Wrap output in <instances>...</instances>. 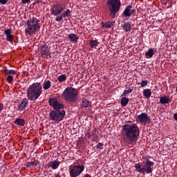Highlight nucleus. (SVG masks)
I'll use <instances>...</instances> for the list:
<instances>
[{
    "instance_id": "1",
    "label": "nucleus",
    "mask_w": 177,
    "mask_h": 177,
    "mask_svg": "<svg viewBox=\"0 0 177 177\" xmlns=\"http://www.w3.org/2000/svg\"><path fill=\"white\" fill-rule=\"evenodd\" d=\"M122 135L123 140L128 145H132L133 142H136L140 131L138 124L131 122H126L122 127Z\"/></svg>"
},
{
    "instance_id": "2",
    "label": "nucleus",
    "mask_w": 177,
    "mask_h": 177,
    "mask_svg": "<svg viewBox=\"0 0 177 177\" xmlns=\"http://www.w3.org/2000/svg\"><path fill=\"white\" fill-rule=\"evenodd\" d=\"M26 95L29 100H37L42 95V85L39 82L33 83L29 86Z\"/></svg>"
},
{
    "instance_id": "3",
    "label": "nucleus",
    "mask_w": 177,
    "mask_h": 177,
    "mask_svg": "<svg viewBox=\"0 0 177 177\" xmlns=\"http://www.w3.org/2000/svg\"><path fill=\"white\" fill-rule=\"evenodd\" d=\"M25 32L28 35H34L37 31H39L41 25H39V19L32 17L28 19L25 25Z\"/></svg>"
},
{
    "instance_id": "4",
    "label": "nucleus",
    "mask_w": 177,
    "mask_h": 177,
    "mask_svg": "<svg viewBox=\"0 0 177 177\" xmlns=\"http://www.w3.org/2000/svg\"><path fill=\"white\" fill-rule=\"evenodd\" d=\"M62 97L68 103H75L78 100V93L77 89L73 87L65 88L62 94Z\"/></svg>"
},
{
    "instance_id": "5",
    "label": "nucleus",
    "mask_w": 177,
    "mask_h": 177,
    "mask_svg": "<svg viewBox=\"0 0 177 177\" xmlns=\"http://www.w3.org/2000/svg\"><path fill=\"white\" fill-rule=\"evenodd\" d=\"M136 172L139 174H153V167H154V163L150 160H147L144 162V166L142 167V164L136 163L134 165Z\"/></svg>"
},
{
    "instance_id": "6",
    "label": "nucleus",
    "mask_w": 177,
    "mask_h": 177,
    "mask_svg": "<svg viewBox=\"0 0 177 177\" xmlns=\"http://www.w3.org/2000/svg\"><path fill=\"white\" fill-rule=\"evenodd\" d=\"M106 5L110 12V16L113 19H115V15L118 12H120L121 8V1L120 0H107Z\"/></svg>"
},
{
    "instance_id": "7",
    "label": "nucleus",
    "mask_w": 177,
    "mask_h": 177,
    "mask_svg": "<svg viewBox=\"0 0 177 177\" xmlns=\"http://www.w3.org/2000/svg\"><path fill=\"white\" fill-rule=\"evenodd\" d=\"M64 115H66V111H55L53 110L50 112L49 117L51 121H55V122H60L64 120Z\"/></svg>"
},
{
    "instance_id": "8",
    "label": "nucleus",
    "mask_w": 177,
    "mask_h": 177,
    "mask_svg": "<svg viewBox=\"0 0 177 177\" xmlns=\"http://www.w3.org/2000/svg\"><path fill=\"white\" fill-rule=\"evenodd\" d=\"M85 169V167L84 165H75L73 167L69 168V173L71 177H77L80 176L84 170Z\"/></svg>"
},
{
    "instance_id": "9",
    "label": "nucleus",
    "mask_w": 177,
    "mask_h": 177,
    "mask_svg": "<svg viewBox=\"0 0 177 177\" xmlns=\"http://www.w3.org/2000/svg\"><path fill=\"white\" fill-rule=\"evenodd\" d=\"M64 10V7L62 5H54L50 9V12L53 16H59Z\"/></svg>"
},
{
    "instance_id": "10",
    "label": "nucleus",
    "mask_w": 177,
    "mask_h": 177,
    "mask_svg": "<svg viewBox=\"0 0 177 177\" xmlns=\"http://www.w3.org/2000/svg\"><path fill=\"white\" fill-rule=\"evenodd\" d=\"M40 53L41 57H45L50 55V51H49V48L46 45L41 46L40 47Z\"/></svg>"
},
{
    "instance_id": "11",
    "label": "nucleus",
    "mask_w": 177,
    "mask_h": 177,
    "mask_svg": "<svg viewBox=\"0 0 177 177\" xmlns=\"http://www.w3.org/2000/svg\"><path fill=\"white\" fill-rule=\"evenodd\" d=\"M138 118L141 124H147V122H150V118H149L147 113H141L138 116Z\"/></svg>"
},
{
    "instance_id": "12",
    "label": "nucleus",
    "mask_w": 177,
    "mask_h": 177,
    "mask_svg": "<svg viewBox=\"0 0 177 177\" xmlns=\"http://www.w3.org/2000/svg\"><path fill=\"white\" fill-rule=\"evenodd\" d=\"M27 106H28V100H27V98H24L18 105V111H24Z\"/></svg>"
},
{
    "instance_id": "13",
    "label": "nucleus",
    "mask_w": 177,
    "mask_h": 177,
    "mask_svg": "<svg viewBox=\"0 0 177 177\" xmlns=\"http://www.w3.org/2000/svg\"><path fill=\"white\" fill-rule=\"evenodd\" d=\"M59 165H60V161L57 160L50 161L47 164V166L49 168H52V169H57L59 168Z\"/></svg>"
},
{
    "instance_id": "14",
    "label": "nucleus",
    "mask_w": 177,
    "mask_h": 177,
    "mask_svg": "<svg viewBox=\"0 0 177 177\" xmlns=\"http://www.w3.org/2000/svg\"><path fill=\"white\" fill-rule=\"evenodd\" d=\"M4 34L6 35V41H8V42H13V35H12V30H6L4 31Z\"/></svg>"
},
{
    "instance_id": "15",
    "label": "nucleus",
    "mask_w": 177,
    "mask_h": 177,
    "mask_svg": "<svg viewBox=\"0 0 177 177\" xmlns=\"http://www.w3.org/2000/svg\"><path fill=\"white\" fill-rule=\"evenodd\" d=\"M81 107H84V109H86L87 107H89V106H92V102L90 101H88V100L83 98L82 100V103L80 104Z\"/></svg>"
},
{
    "instance_id": "16",
    "label": "nucleus",
    "mask_w": 177,
    "mask_h": 177,
    "mask_svg": "<svg viewBox=\"0 0 177 177\" xmlns=\"http://www.w3.org/2000/svg\"><path fill=\"white\" fill-rule=\"evenodd\" d=\"M14 122L16 125H19V127H24L26 124V120L21 118H17Z\"/></svg>"
},
{
    "instance_id": "17",
    "label": "nucleus",
    "mask_w": 177,
    "mask_h": 177,
    "mask_svg": "<svg viewBox=\"0 0 177 177\" xmlns=\"http://www.w3.org/2000/svg\"><path fill=\"white\" fill-rule=\"evenodd\" d=\"M171 99L167 98V97L160 98V103H161V104H168V103H171Z\"/></svg>"
},
{
    "instance_id": "18",
    "label": "nucleus",
    "mask_w": 177,
    "mask_h": 177,
    "mask_svg": "<svg viewBox=\"0 0 177 177\" xmlns=\"http://www.w3.org/2000/svg\"><path fill=\"white\" fill-rule=\"evenodd\" d=\"M132 9V6H128L124 11L123 12L124 16H126L127 17H129L131 16V10Z\"/></svg>"
},
{
    "instance_id": "19",
    "label": "nucleus",
    "mask_w": 177,
    "mask_h": 177,
    "mask_svg": "<svg viewBox=\"0 0 177 177\" xmlns=\"http://www.w3.org/2000/svg\"><path fill=\"white\" fill-rule=\"evenodd\" d=\"M68 37L71 42H77V41H78V36L74 33L69 34Z\"/></svg>"
},
{
    "instance_id": "20",
    "label": "nucleus",
    "mask_w": 177,
    "mask_h": 177,
    "mask_svg": "<svg viewBox=\"0 0 177 177\" xmlns=\"http://www.w3.org/2000/svg\"><path fill=\"white\" fill-rule=\"evenodd\" d=\"M154 55V49L149 48L147 53H145V56L147 59L151 58Z\"/></svg>"
},
{
    "instance_id": "21",
    "label": "nucleus",
    "mask_w": 177,
    "mask_h": 177,
    "mask_svg": "<svg viewBox=\"0 0 177 177\" xmlns=\"http://www.w3.org/2000/svg\"><path fill=\"white\" fill-rule=\"evenodd\" d=\"M123 30L126 32H129L131 31V24L129 22H125L123 24Z\"/></svg>"
},
{
    "instance_id": "22",
    "label": "nucleus",
    "mask_w": 177,
    "mask_h": 177,
    "mask_svg": "<svg viewBox=\"0 0 177 177\" xmlns=\"http://www.w3.org/2000/svg\"><path fill=\"white\" fill-rule=\"evenodd\" d=\"M129 102V98H127V97H123L120 100V104L122 107H125V106L128 104Z\"/></svg>"
},
{
    "instance_id": "23",
    "label": "nucleus",
    "mask_w": 177,
    "mask_h": 177,
    "mask_svg": "<svg viewBox=\"0 0 177 177\" xmlns=\"http://www.w3.org/2000/svg\"><path fill=\"white\" fill-rule=\"evenodd\" d=\"M53 108L54 109V111H59L61 109H63V104H60L59 101H57Z\"/></svg>"
},
{
    "instance_id": "24",
    "label": "nucleus",
    "mask_w": 177,
    "mask_h": 177,
    "mask_svg": "<svg viewBox=\"0 0 177 177\" xmlns=\"http://www.w3.org/2000/svg\"><path fill=\"white\" fill-rule=\"evenodd\" d=\"M143 95L145 97L149 99L151 96V90L149 88L143 90Z\"/></svg>"
},
{
    "instance_id": "25",
    "label": "nucleus",
    "mask_w": 177,
    "mask_h": 177,
    "mask_svg": "<svg viewBox=\"0 0 177 177\" xmlns=\"http://www.w3.org/2000/svg\"><path fill=\"white\" fill-rule=\"evenodd\" d=\"M101 25L102 28H111L113 27V24L110 21L106 23L101 22Z\"/></svg>"
},
{
    "instance_id": "26",
    "label": "nucleus",
    "mask_w": 177,
    "mask_h": 177,
    "mask_svg": "<svg viewBox=\"0 0 177 177\" xmlns=\"http://www.w3.org/2000/svg\"><path fill=\"white\" fill-rule=\"evenodd\" d=\"M56 103H57V100H56V98H49L48 99V104L49 106H50L51 107H53Z\"/></svg>"
},
{
    "instance_id": "27",
    "label": "nucleus",
    "mask_w": 177,
    "mask_h": 177,
    "mask_svg": "<svg viewBox=\"0 0 177 177\" xmlns=\"http://www.w3.org/2000/svg\"><path fill=\"white\" fill-rule=\"evenodd\" d=\"M51 86V84H50V81L47 80L45 81L43 85V88L44 89V91H48V89H49V88H50Z\"/></svg>"
},
{
    "instance_id": "28",
    "label": "nucleus",
    "mask_w": 177,
    "mask_h": 177,
    "mask_svg": "<svg viewBox=\"0 0 177 177\" xmlns=\"http://www.w3.org/2000/svg\"><path fill=\"white\" fill-rule=\"evenodd\" d=\"M3 73H4V74H6V75H10V74H11L12 75H15V74H16V71H15V70L5 69V70L3 71Z\"/></svg>"
},
{
    "instance_id": "29",
    "label": "nucleus",
    "mask_w": 177,
    "mask_h": 177,
    "mask_svg": "<svg viewBox=\"0 0 177 177\" xmlns=\"http://www.w3.org/2000/svg\"><path fill=\"white\" fill-rule=\"evenodd\" d=\"M62 15L64 17V18L70 17V16H71V10H70V9H68L66 10V11L62 12Z\"/></svg>"
},
{
    "instance_id": "30",
    "label": "nucleus",
    "mask_w": 177,
    "mask_h": 177,
    "mask_svg": "<svg viewBox=\"0 0 177 177\" xmlns=\"http://www.w3.org/2000/svg\"><path fill=\"white\" fill-rule=\"evenodd\" d=\"M89 45L91 48H95V46H97V45H99V41L97 40H90Z\"/></svg>"
},
{
    "instance_id": "31",
    "label": "nucleus",
    "mask_w": 177,
    "mask_h": 177,
    "mask_svg": "<svg viewBox=\"0 0 177 177\" xmlns=\"http://www.w3.org/2000/svg\"><path fill=\"white\" fill-rule=\"evenodd\" d=\"M59 82H63L67 80V76L66 75H62L57 77Z\"/></svg>"
},
{
    "instance_id": "32",
    "label": "nucleus",
    "mask_w": 177,
    "mask_h": 177,
    "mask_svg": "<svg viewBox=\"0 0 177 177\" xmlns=\"http://www.w3.org/2000/svg\"><path fill=\"white\" fill-rule=\"evenodd\" d=\"M132 91H133V89H132V88H129V90H124L122 94V97L127 96L128 95V93H131L132 92Z\"/></svg>"
},
{
    "instance_id": "33",
    "label": "nucleus",
    "mask_w": 177,
    "mask_h": 177,
    "mask_svg": "<svg viewBox=\"0 0 177 177\" xmlns=\"http://www.w3.org/2000/svg\"><path fill=\"white\" fill-rule=\"evenodd\" d=\"M64 18V17L61 14L60 15H58L55 18V21H62V20H63V19Z\"/></svg>"
},
{
    "instance_id": "34",
    "label": "nucleus",
    "mask_w": 177,
    "mask_h": 177,
    "mask_svg": "<svg viewBox=\"0 0 177 177\" xmlns=\"http://www.w3.org/2000/svg\"><path fill=\"white\" fill-rule=\"evenodd\" d=\"M7 81L8 84H12V82H13V76L8 75L7 77Z\"/></svg>"
},
{
    "instance_id": "35",
    "label": "nucleus",
    "mask_w": 177,
    "mask_h": 177,
    "mask_svg": "<svg viewBox=\"0 0 177 177\" xmlns=\"http://www.w3.org/2000/svg\"><path fill=\"white\" fill-rule=\"evenodd\" d=\"M103 143L102 142H99L97 145V149H100V150H102L103 149Z\"/></svg>"
},
{
    "instance_id": "36",
    "label": "nucleus",
    "mask_w": 177,
    "mask_h": 177,
    "mask_svg": "<svg viewBox=\"0 0 177 177\" xmlns=\"http://www.w3.org/2000/svg\"><path fill=\"white\" fill-rule=\"evenodd\" d=\"M147 84H148L147 80H143L141 82V86L143 88V87L147 86Z\"/></svg>"
},
{
    "instance_id": "37",
    "label": "nucleus",
    "mask_w": 177,
    "mask_h": 177,
    "mask_svg": "<svg viewBox=\"0 0 177 177\" xmlns=\"http://www.w3.org/2000/svg\"><path fill=\"white\" fill-rule=\"evenodd\" d=\"M39 164V161L36 160L32 162V165H34L35 167H37Z\"/></svg>"
},
{
    "instance_id": "38",
    "label": "nucleus",
    "mask_w": 177,
    "mask_h": 177,
    "mask_svg": "<svg viewBox=\"0 0 177 177\" xmlns=\"http://www.w3.org/2000/svg\"><path fill=\"white\" fill-rule=\"evenodd\" d=\"M8 2V0H0V3L2 5H6V3Z\"/></svg>"
},
{
    "instance_id": "39",
    "label": "nucleus",
    "mask_w": 177,
    "mask_h": 177,
    "mask_svg": "<svg viewBox=\"0 0 177 177\" xmlns=\"http://www.w3.org/2000/svg\"><path fill=\"white\" fill-rule=\"evenodd\" d=\"M31 165H32V163L30 162H28L26 164V167H27V168H30V167H31Z\"/></svg>"
},
{
    "instance_id": "40",
    "label": "nucleus",
    "mask_w": 177,
    "mask_h": 177,
    "mask_svg": "<svg viewBox=\"0 0 177 177\" xmlns=\"http://www.w3.org/2000/svg\"><path fill=\"white\" fill-rule=\"evenodd\" d=\"M131 16H132V15H133V13H135V12H136V10H135V9H131Z\"/></svg>"
},
{
    "instance_id": "41",
    "label": "nucleus",
    "mask_w": 177,
    "mask_h": 177,
    "mask_svg": "<svg viewBox=\"0 0 177 177\" xmlns=\"http://www.w3.org/2000/svg\"><path fill=\"white\" fill-rule=\"evenodd\" d=\"M21 2L22 3L26 4V3H28V2H30V0H22Z\"/></svg>"
},
{
    "instance_id": "42",
    "label": "nucleus",
    "mask_w": 177,
    "mask_h": 177,
    "mask_svg": "<svg viewBox=\"0 0 177 177\" xmlns=\"http://www.w3.org/2000/svg\"><path fill=\"white\" fill-rule=\"evenodd\" d=\"M1 110H3V104H0V112L1 111Z\"/></svg>"
},
{
    "instance_id": "43",
    "label": "nucleus",
    "mask_w": 177,
    "mask_h": 177,
    "mask_svg": "<svg viewBox=\"0 0 177 177\" xmlns=\"http://www.w3.org/2000/svg\"><path fill=\"white\" fill-rule=\"evenodd\" d=\"M174 118L176 121H177V113H174Z\"/></svg>"
},
{
    "instance_id": "44",
    "label": "nucleus",
    "mask_w": 177,
    "mask_h": 177,
    "mask_svg": "<svg viewBox=\"0 0 177 177\" xmlns=\"http://www.w3.org/2000/svg\"><path fill=\"white\" fill-rule=\"evenodd\" d=\"M93 136L94 138H97V134H93Z\"/></svg>"
},
{
    "instance_id": "45",
    "label": "nucleus",
    "mask_w": 177,
    "mask_h": 177,
    "mask_svg": "<svg viewBox=\"0 0 177 177\" xmlns=\"http://www.w3.org/2000/svg\"><path fill=\"white\" fill-rule=\"evenodd\" d=\"M93 142H96V138H93Z\"/></svg>"
},
{
    "instance_id": "46",
    "label": "nucleus",
    "mask_w": 177,
    "mask_h": 177,
    "mask_svg": "<svg viewBox=\"0 0 177 177\" xmlns=\"http://www.w3.org/2000/svg\"><path fill=\"white\" fill-rule=\"evenodd\" d=\"M55 177H62V176H60V175H59V174H57V175L55 176Z\"/></svg>"
},
{
    "instance_id": "47",
    "label": "nucleus",
    "mask_w": 177,
    "mask_h": 177,
    "mask_svg": "<svg viewBox=\"0 0 177 177\" xmlns=\"http://www.w3.org/2000/svg\"><path fill=\"white\" fill-rule=\"evenodd\" d=\"M167 1H171V0H167Z\"/></svg>"
}]
</instances>
